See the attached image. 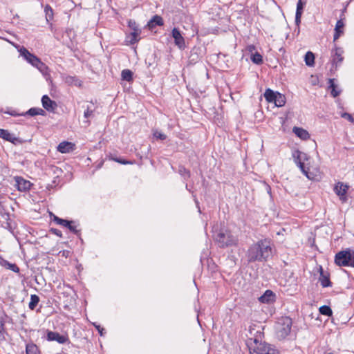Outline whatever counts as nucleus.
Masks as SVG:
<instances>
[{"label": "nucleus", "instance_id": "obj_1", "mask_svg": "<svg viewBox=\"0 0 354 354\" xmlns=\"http://www.w3.org/2000/svg\"><path fill=\"white\" fill-rule=\"evenodd\" d=\"M272 254V243L268 239L260 240L251 245L246 253L249 262L266 261Z\"/></svg>", "mask_w": 354, "mask_h": 354}, {"label": "nucleus", "instance_id": "obj_2", "mask_svg": "<svg viewBox=\"0 0 354 354\" xmlns=\"http://www.w3.org/2000/svg\"><path fill=\"white\" fill-rule=\"evenodd\" d=\"M252 330H254V328L250 326L249 332L251 337L248 338L247 343L250 348V354H279V351L274 346L266 342H259L258 339L261 337V333L257 331V335H253Z\"/></svg>", "mask_w": 354, "mask_h": 354}, {"label": "nucleus", "instance_id": "obj_3", "mask_svg": "<svg viewBox=\"0 0 354 354\" xmlns=\"http://www.w3.org/2000/svg\"><path fill=\"white\" fill-rule=\"evenodd\" d=\"M20 55L32 66L37 68L44 75L48 73V66L39 58L30 53L26 48L22 47L19 50Z\"/></svg>", "mask_w": 354, "mask_h": 354}, {"label": "nucleus", "instance_id": "obj_4", "mask_svg": "<svg viewBox=\"0 0 354 354\" xmlns=\"http://www.w3.org/2000/svg\"><path fill=\"white\" fill-rule=\"evenodd\" d=\"M335 263L338 266L354 268V251L346 249L337 252L335 257Z\"/></svg>", "mask_w": 354, "mask_h": 354}, {"label": "nucleus", "instance_id": "obj_5", "mask_svg": "<svg viewBox=\"0 0 354 354\" xmlns=\"http://www.w3.org/2000/svg\"><path fill=\"white\" fill-rule=\"evenodd\" d=\"M215 239L219 245L223 248L236 245L238 243L237 236L227 230L218 232Z\"/></svg>", "mask_w": 354, "mask_h": 354}, {"label": "nucleus", "instance_id": "obj_6", "mask_svg": "<svg viewBox=\"0 0 354 354\" xmlns=\"http://www.w3.org/2000/svg\"><path fill=\"white\" fill-rule=\"evenodd\" d=\"M292 326V320L288 317L280 318L276 325L275 330L279 337L285 338L290 333Z\"/></svg>", "mask_w": 354, "mask_h": 354}, {"label": "nucleus", "instance_id": "obj_7", "mask_svg": "<svg viewBox=\"0 0 354 354\" xmlns=\"http://www.w3.org/2000/svg\"><path fill=\"white\" fill-rule=\"evenodd\" d=\"M295 153L297 154V156L295 154L294 155V157L295 158V162H296L297 165H298V167L301 170L302 173L308 179L313 180L314 176L306 169V167L304 166V163L301 161L302 159H304L306 158V155L305 153H303L299 151H296Z\"/></svg>", "mask_w": 354, "mask_h": 354}, {"label": "nucleus", "instance_id": "obj_8", "mask_svg": "<svg viewBox=\"0 0 354 354\" xmlns=\"http://www.w3.org/2000/svg\"><path fill=\"white\" fill-rule=\"evenodd\" d=\"M348 189V186L342 182H338L335 187L334 192L339 196L342 202H346L347 200L346 193Z\"/></svg>", "mask_w": 354, "mask_h": 354}, {"label": "nucleus", "instance_id": "obj_9", "mask_svg": "<svg viewBox=\"0 0 354 354\" xmlns=\"http://www.w3.org/2000/svg\"><path fill=\"white\" fill-rule=\"evenodd\" d=\"M15 186L20 192H27L30 189L32 183L21 176H15L14 178Z\"/></svg>", "mask_w": 354, "mask_h": 354}, {"label": "nucleus", "instance_id": "obj_10", "mask_svg": "<svg viewBox=\"0 0 354 354\" xmlns=\"http://www.w3.org/2000/svg\"><path fill=\"white\" fill-rule=\"evenodd\" d=\"M171 35L174 39L175 44L180 49L185 48V39L178 28H174L172 30Z\"/></svg>", "mask_w": 354, "mask_h": 354}, {"label": "nucleus", "instance_id": "obj_11", "mask_svg": "<svg viewBox=\"0 0 354 354\" xmlns=\"http://www.w3.org/2000/svg\"><path fill=\"white\" fill-rule=\"evenodd\" d=\"M43 107L48 111L53 112L57 108V103L50 99L48 95H44L41 98Z\"/></svg>", "mask_w": 354, "mask_h": 354}, {"label": "nucleus", "instance_id": "obj_12", "mask_svg": "<svg viewBox=\"0 0 354 354\" xmlns=\"http://www.w3.org/2000/svg\"><path fill=\"white\" fill-rule=\"evenodd\" d=\"M47 339L48 341H56L59 344H64L68 340V338L66 336L53 331H49L48 333Z\"/></svg>", "mask_w": 354, "mask_h": 354}, {"label": "nucleus", "instance_id": "obj_13", "mask_svg": "<svg viewBox=\"0 0 354 354\" xmlns=\"http://www.w3.org/2000/svg\"><path fill=\"white\" fill-rule=\"evenodd\" d=\"M75 145L71 142L64 141L57 146V151L62 153H69L74 150Z\"/></svg>", "mask_w": 354, "mask_h": 354}, {"label": "nucleus", "instance_id": "obj_14", "mask_svg": "<svg viewBox=\"0 0 354 354\" xmlns=\"http://www.w3.org/2000/svg\"><path fill=\"white\" fill-rule=\"evenodd\" d=\"M343 53L344 50L338 47H335V50L333 51V62L336 66L340 64L343 61Z\"/></svg>", "mask_w": 354, "mask_h": 354}, {"label": "nucleus", "instance_id": "obj_15", "mask_svg": "<svg viewBox=\"0 0 354 354\" xmlns=\"http://www.w3.org/2000/svg\"><path fill=\"white\" fill-rule=\"evenodd\" d=\"M344 27V23L343 22V21L342 19L338 20L335 28V34L333 36L334 41H336L343 33Z\"/></svg>", "mask_w": 354, "mask_h": 354}, {"label": "nucleus", "instance_id": "obj_16", "mask_svg": "<svg viewBox=\"0 0 354 354\" xmlns=\"http://www.w3.org/2000/svg\"><path fill=\"white\" fill-rule=\"evenodd\" d=\"M292 131L295 133L297 136L300 138L304 140H306L310 138V134L308 132L300 127H294Z\"/></svg>", "mask_w": 354, "mask_h": 354}, {"label": "nucleus", "instance_id": "obj_17", "mask_svg": "<svg viewBox=\"0 0 354 354\" xmlns=\"http://www.w3.org/2000/svg\"><path fill=\"white\" fill-rule=\"evenodd\" d=\"M0 138L12 143H15L17 140V138L15 136L11 134L8 130L2 129H0Z\"/></svg>", "mask_w": 354, "mask_h": 354}, {"label": "nucleus", "instance_id": "obj_18", "mask_svg": "<svg viewBox=\"0 0 354 354\" xmlns=\"http://www.w3.org/2000/svg\"><path fill=\"white\" fill-rule=\"evenodd\" d=\"M321 272H320V277L319 279V281L322 286V287H330L331 286V282L330 281L329 277L328 274H326L324 273L322 268H320Z\"/></svg>", "mask_w": 354, "mask_h": 354}, {"label": "nucleus", "instance_id": "obj_19", "mask_svg": "<svg viewBox=\"0 0 354 354\" xmlns=\"http://www.w3.org/2000/svg\"><path fill=\"white\" fill-rule=\"evenodd\" d=\"M141 30L138 27L133 28V32L129 35V43L133 44L139 41Z\"/></svg>", "mask_w": 354, "mask_h": 354}, {"label": "nucleus", "instance_id": "obj_20", "mask_svg": "<svg viewBox=\"0 0 354 354\" xmlns=\"http://www.w3.org/2000/svg\"><path fill=\"white\" fill-rule=\"evenodd\" d=\"M163 24L162 18L158 15H155L153 18L148 22L147 26L149 28H153L155 26H162Z\"/></svg>", "mask_w": 354, "mask_h": 354}, {"label": "nucleus", "instance_id": "obj_21", "mask_svg": "<svg viewBox=\"0 0 354 354\" xmlns=\"http://www.w3.org/2000/svg\"><path fill=\"white\" fill-rule=\"evenodd\" d=\"M274 295L271 290H266L265 293L259 297V301L262 303H269L274 300Z\"/></svg>", "mask_w": 354, "mask_h": 354}, {"label": "nucleus", "instance_id": "obj_22", "mask_svg": "<svg viewBox=\"0 0 354 354\" xmlns=\"http://www.w3.org/2000/svg\"><path fill=\"white\" fill-rule=\"evenodd\" d=\"M277 93L278 92H274L270 88H268L264 93V97L268 102H274Z\"/></svg>", "mask_w": 354, "mask_h": 354}, {"label": "nucleus", "instance_id": "obj_23", "mask_svg": "<svg viewBox=\"0 0 354 354\" xmlns=\"http://www.w3.org/2000/svg\"><path fill=\"white\" fill-rule=\"evenodd\" d=\"M273 103L278 107L284 106L286 104L285 95L278 92Z\"/></svg>", "mask_w": 354, "mask_h": 354}, {"label": "nucleus", "instance_id": "obj_24", "mask_svg": "<svg viewBox=\"0 0 354 354\" xmlns=\"http://www.w3.org/2000/svg\"><path fill=\"white\" fill-rule=\"evenodd\" d=\"M304 61L308 66H313L315 64L314 54L310 51L307 52L304 57Z\"/></svg>", "mask_w": 354, "mask_h": 354}, {"label": "nucleus", "instance_id": "obj_25", "mask_svg": "<svg viewBox=\"0 0 354 354\" xmlns=\"http://www.w3.org/2000/svg\"><path fill=\"white\" fill-rule=\"evenodd\" d=\"M26 354H39L37 346L35 344H28L26 347Z\"/></svg>", "mask_w": 354, "mask_h": 354}, {"label": "nucleus", "instance_id": "obj_26", "mask_svg": "<svg viewBox=\"0 0 354 354\" xmlns=\"http://www.w3.org/2000/svg\"><path fill=\"white\" fill-rule=\"evenodd\" d=\"M121 77L123 80L131 82L133 79V73L129 69H124L121 73Z\"/></svg>", "mask_w": 354, "mask_h": 354}, {"label": "nucleus", "instance_id": "obj_27", "mask_svg": "<svg viewBox=\"0 0 354 354\" xmlns=\"http://www.w3.org/2000/svg\"><path fill=\"white\" fill-rule=\"evenodd\" d=\"M329 88L331 89L330 93L333 97H337L340 91L337 90V86L335 84L333 79L329 80Z\"/></svg>", "mask_w": 354, "mask_h": 354}, {"label": "nucleus", "instance_id": "obj_28", "mask_svg": "<svg viewBox=\"0 0 354 354\" xmlns=\"http://www.w3.org/2000/svg\"><path fill=\"white\" fill-rule=\"evenodd\" d=\"M45 113L44 111L41 108H31L27 111V114L35 116L37 115H44Z\"/></svg>", "mask_w": 354, "mask_h": 354}, {"label": "nucleus", "instance_id": "obj_29", "mask_svg": "<svg viewBox=\"0 0 354 354\" xmlns=\"http://www.w3.org/2000/svg\"><path fill=\"white\" fill-rule=\"evenodd\" d=\"M39 301V298L37 295H32L30 296V301L29 303V308L31 309V310H34L35 308L37 306V305L38 304Z\"/></svg>", "mask_w": 354, "mask_h": 354}, {"label": "nucleus", "instance_id": "obj_30", "mask_svg": "<svg viewBox=\"0 0 354 354\" xmlns=\"http://www.w3.org/2000/svg\"><path fill=\"white\" fill-rule=\"evenodd\" d=\"M319 311L320 314L326 316H331L333 314L331 308L328 306H322L319 308Z\"/></svg>", "mask_w": 354, "mask_h": 354}, {"label": "nucleus", "instance_id": "obj_31", "mask_svg": "<svg viewBox=\"0 0 354 354\" xmlns=\"http://www.w3.org/2000/svg\"><path fill=\"white\" fill-rule=\"evenodd\" d=\"M66 82L71 85L80 86L81 82L80 80L72 76H68L66 77Z\"/></svg>", "mask_w": 354, "mask_h": 354}, {"label": "nucleus", "instance_id": "obj_32", "mask_svg": "<svg viewBox=\"0 0 354 354\" xmlns=\"http://www.w3.org/2000/svg\"><path fill=\"white\" fill-rule=\"evenodd\" d=\"M251 60L252 62L257 64H260L263 62L262 56L258 53H256L252 55Z\"/></svg>", "mask_w": 354, "mask_h": 354}, {"label": "nucleus", "instance_id": "obj_33", "mask_svg": "<svg viewBox=\"0 0 354 354\" xmlns=\"http://www.w3.org/2000/svg\"><path fill=\"white\" fill-rule=\"evenodd\" d=\"M54 221L59 225H63L66 227L68 225H69V221L67 220H64L62 218H59V217L54 216Z\"/></svg>", "mask_w": 354, "mask_h": 354}, {"label": "nucleus", "instance_id": "obj_34", "mask_svg": "<svg viewBox=\"0 0 354 354\" xmlns=\"http://www.w3.org/2000/svg\"><path fill=\"white\" fill-rule=\"evenodd\" d=\"M44 11L46 12V17L47 20L51 19L53 18V10L49 6H46L44 8Z\"/></svg>", "mask_w": 354, "mask_h": 354}, {"label": "nucleus", "instance_id": "obj_35", "mask_svg": "<svg viewBox=\"0 0 354 354\" xmlns=\"http://www.w3.org/2000/svg\"><path fill=\"white\" fill-rule=\"evenodd\" d=\"M6 268L15 272H19V268H18V266L15 264V263H8V262H6Z\"/></svg>", "mask_w": 354, "mask_h": 354}, {"label": "nucleus", "instance_id": "obj_36", "mask_svg": "<svg viewBox=\"0 0 354 354\" xmlns=\"http://www.w3.org/2000/svg\"><path fill=\"white\" fill-rule=\"evenodd\" d=\"M306 3V0H299L297 5V11L303 12L304 6Z\"/></svg>", "mask_w": 354, "mask_h": 354}, {"label": "nucleus", "instance_id": "obj_37", "mask_svg": "<svg viewBox=\"0 0 354 354\" xmlns=\"http://www.w3.org/2000/svg\"><path fill=\"white\" fill-rule=\"evenodd\" d=\"M153 136L157 139H160L162 140H165L167 137L165 134L161 133L160 131H158V130L153 131Z\"/></svg>", "mask_w": 354, "mask_h": 354}, {"label": "nucleus", "instance_id": "obj_38", "mask_svg": "<svg viewBox=\"0 0 354 354\" xmlns=\"http://www.w3.org/2000/svg\"><path fill=\"white\" fill-rule=\"evenodd\" d=\"M4 339V326L3 323L0 322V342Z\"/></svg>", "mask_w": 354, "mask_h": 354}, {"label": "nucleus", "instance_id": "obj_39", "mask_svg": "<svg viewBox=\"0 0 354 354\" xmlns=\"http://www.w3.org/2000/svg\"><path fill=\"white\" fill-rule=\"evenodd\" d=\"M66 227L70 230V231L74 233H76L77 232V227L73 225V221H69V225H68Z\"/></svg>", "mask_w": 354, "mask_h": 354}, {"label": "nucleus", "instance_id": "obj_40", "mask_svg": "<svg viewBox=\"0 0 354 354\" xmlns=\"http://www.w3.org/2000/svg\"><path fill=\"white\" fill-rule=\"evenodd\" d=\"M302 12L296 11V15H295V22L297 24H299L301 22V17Z\"/></svg>", "mask_w": 354, "mask_h": 354}, {"label": "nucleus", "instance_id": "obj_41", "mask_svg": "<svg viewBox=\"0 0 354 354\" xmlns=\"http://www.w3.org/2000/svg\"><path fill=\"white\" fill-rule=\"evenodd\" d=\"M93 114V111L90 109L88 107L86 109V110L84 111V115L86 118H89Z\"/></svg>", "mask_w": 354, "mask_h": 354}, {"label": "nucleus", "instance_id": "obj_42", "mask_svg": "<svg viewBox=\"0 0 354 354\" xmlns=\"http://www.w3.org/2000/svg\"><path fill=\"white\" fill-rule=\"evenodd\" d=\"M342 117L347 119L348 120H349L351 122H353V118L352 115L349 113H344L342 115Z\"/></svg>", "mask_w": 354, "mask_h": 354}, {"label": "nucleus", "instance_id": "obj_43", "mask_svg": "<svg viewBox=\"0 0 354 354\" xmlns=\"http://www.w3.org/2000/svg\"><path fill=\"white\" fill-rule=\"evenodd\" d=\"M129 27L133 30V28L138 27L135 21H129Z\"/></svg>", "mask_w": 354, "mask_h": 354}, {"label": "nucleus", "instance_id": "obj_44", "mask_svg": "<svg viewBox=\"0 0 354 354\" xmlns=\"http://www.w3.org/2000/svg\"><path fill=\"white\" fill-rule=\"evenodd\" d=\"M95 326L97 328V330H98L100 335L102 336L104 329L102 328H101L99 325H95Z\"/></svg>", "mask_w": 354, "mask_h": 354}, {"label": "nucleus", "instance_id": "obj_45", "mask_svg": "<svg viewBox=\"0 0 354 354\" xmlns=\"http://www.w3.org/2000/svg\"><path fill=\"white\" fill-rule=\"evenodd\" d=\"M52 231H53V232L55 234H56V235H57V236H62V233H61V232H60L59 230H57V229H53V230H52Z\"/></svg>", "mask_w": 354, "mask_h": 354}, {"label": "nucleus", "instance_id": "obj_46", "mask_svg": "<svg viewBox=\"0 0 354 354\" xmlns=\"http://www.w3.org/2000/svg\"><path fill=\"white\" fill-rule=\"evenodd\" d=\"M115 161H117L118 162H120L121 164H123V165H126V164H129L131 163L129 161H125V160H118V159H115Z\"/></svg>", "mask_w": 354, "mask_h": 354}, {"label": "nucleus", "instance_id": "obj_47", "mask_svg": "<svg viewBox=\"0 0 354 354\" xmlns=\"http://www.w3.org/2000/svg\"><path fill=\"white\" fill-rule=\"evenodd\" d=\"M59 253H61V252ZM62 253L63 256H65L66 253L67 254L68 253V251H63V252H62Z\"/></svg>", "mask_w": 354, "mask_h": 354}, {"label": "nucleus", "instance_id": "obj_48", "mask_svg": "<svg viewBox=\"0 0 354 354\" xmlns=\"http://www.w3.org/2000/svg\"><path fill=\"white\" fill-rule=\"evenodd\" d=\"M328 354H334V353H329Z\"/></svg>", "mask_w": 354, "mask_h": 354}]
</instances>
